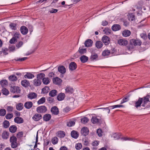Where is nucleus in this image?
Masks as SVG:
<instances>
[{"mask_svg":"<svg viewBox=\"0 0 150 150\" xmlns=\"http://www.w3.org/2000/svg\"><path fill=\"white\" fill-rule=\"evenodd\" d=\"M130 43L129 46L127 47V49L129 50H131L133 48V46H139L142 44V42L139 39H132L130 40Z\"/></svg>","mask_w":150,"mask_h":150,"instance_id":"nucleus-1","label":"nucleus"},{"mask_svg":"<svg viewBox=\"0 0 150 150\" xmlns=\"http://www.w3.org/2000/svg\"><path fill=\"white\" fill-rule=\"evenodd\" d=\"M10 141L12 148L15 149L17 147L18 144L17 142V139L15 136L13 135L10 138Z\"/></svg>","mask_w":150,"mask_h":150,"instance_id":"nucleus-2","label":"nucleus"},{"mask_svg":"<svg viewBox=\"0 0 150 150\" xmlns=\"http://www.w3.org/2000/svg\"><path fill=\"white\" fill-rule=\"evenodd\" d=\"M47 110V108L45 106H41L38 107L36 108L37 112L39 113H45Z\"/></svg>","mask_w":150,"mask_h":150,"instance_id":"nucleus-3","label":"nucleus"},{"mask_svg":"<svg viewBox=\"0 0 150 150\" xmlns=\"http://www.w3.org/2000/svg\"><path fill=\"white\" fill-rule=\"evenodd\" d=\"M150 96L149 95L143 97L142 98V102L143 104L142 106L143 107H145L146 105L147 104L148 102H150L149 100V98Z\"/></svg>","mask_w":150,"mask_h":150,"instance_id":"nucleus-4","label":"nucleus"},{"mask_svg":"<svg viewBox=\"0 0 150 150\" xmlns=\"http://www.w3.org/2000/svg\"><path fill=\"white\" fill-rule=\"evenodd\" d=\"M102 40L105 45H107L110 43V39L107 36L104 35L102 38Z\"/></svg>","mask_w":150,"mask_h":150,"instance_id":"nucleus-5","label":"nucleus"},{"mask_svg":"<svg viewBox=\"0 0 150 150\" xmlns=\"http://www.w3.org/2000/svg\"><path fill=\"white\" fill-rule=\"evenodd\" d=\"M52 81L54 83L58 85H60L62 82V80L57 77L53 78Z\"/></svg>","mask_w":150,"mask_h":150,"instance_id":"nucleus-6","label":"nucleus"},{"mask_svg":"<svg viewBox=\"0 0 150 150\" xmlns=\"http://www.w3.org/2000/svg\"><path fill=\"white\" fill-rule=\"evenodd\" d=\"M10 91L11 92L13 93H20L21 91L20 88L16 86H14L11 87Z\"/></svg>","mask_w":150,"mask_h":150,"instance_id":"nucleus-7","label":"nucleus"},{"mask_svg":"<svg viewBox=\"0 0 150 150\" xmlns=\"http://www.w3.org/2000/svg\"><path fill=\"white\" fill-rule=\"evenodd\" d=\"M124 106L122 105H115L112 106H111L109 107L105 108H101L100 109H103L104 110H108V113H109L110 112V110L109 109V107H112V109H114L115 108H119V107H123Z\"/></svg>","mask_w":150,"mask_h":150,"instance_id":"nucleus-8","label":"nucleus"},{"mask_svg":"<svg viewBox=\"0 0 150 150\" xmlns=\"http://www.w3.org/2000/svg\"><path fill=\"white\" fill-rule=\"evenodd\" d=\"M118 43L120 45L124 46L128 44L127 40L124 39H120L118 40Z\"/></svg>","mask_w":150,"mask_h":150,"instance_id":"nucleus-9","label":"nucleus"},{"mask_svg":"<svg viewBox=\"0 0 150 150\" xmlns=\"http://www.w3.org/2000/svg\"><path fill=\"white\" fill-rule=\"evenodd\" d=\"M89 132L88 129L86 127H83L81 130V133L82 135L83 136H86L87 135Z\"/></svg>","mask_w":150,"mask_h":150,"instance_id":"nucleus-10","label":"nucleus"},{"mask_svg":"<svg viewBox=\"0 0 150 150\" xmlns=\"http://www.w3.org/2000/svg\"><path fill=\"white\" fill-rule=\"evenodd\" d=\"M50 111L52 114L54 115H57L59 113L58 109L56 106L52 107Z\"/></svg>","mask_w":150,"mask_h":150,"instance_id":"nucleus-11","label":"nucleus"},{"mask_svg":"<svg viewBox=\"0 0 150 150\" xmlns=\"http://www.w3.org/2000/svg\"><path fill=\"white\" fill-rule=\"evenodd\" d=\"M42 118V115L39 113L35 114L32 117L33 119L35 121H38Z\"/></svg>","mask_w":150,"mask_h":150,"instance_id":"nucleus-12","label":"nucleus"},{"mask_svg":"<svg viewBox=\"0 0 150 150\" xmlns=\"http://www.w3.org/2000/svg\"><path fill=\"white\" fill-rule=\"evenodd\" d=\"M34 77V75L29 72H26L25 74L24 75V77L25 78L28 79H32Z\"/></svg>","mask_w":150,"mask_h":150,"instance_id":"nucleus-13","label":"nucleus"},{"mask_svg":"<svg viewBox=\"0 0 150 150\" xmlns=\"http://www.w3.org/2000/svg\"><path fill=\"white\" fill-rule=\"evenodd\" d=\"M14 121L15 122L18 124H21L23 122V120L21 117H17L14 118Z\"/></svg>","mask_w":150,"mask_h":150,"instance_id":"nucleus-14","label":"nucleus"},{"mask_svg":"<svg viewBox=\"0 0 150 150\" xmlns=\"http://www.w3.org/2000/svg\"><path fill=\"white\" fill-rule=\"evenodd\" d=\"M42 83L41 80L37 79H35L33 81V85L35 86H40Z\"/></svg>","mask_w":150,"mask_h":150,"instance_id":"nucleus-15","label":"nucleus"},{"mask_svg":"<svg viewBox=\"0 0 150 150\" xmlns=\"http://www.w3.org/2000/svg\"><path fill=\"white\" fill-rule=\"evenodd\" d=\"M20 31L22 34L23 35H26L28 32V30L26 27L22 26L21 27Z\"/></svg>","mask_w":150,"mask_h":150,"instance_id":"nucleus-16","label":"nucleus"},{"mask_svg":"<svg viewBox=\"0 0 150 150\" xmlns=\"http://www.w3.org/2000/svg\"><path fill=\"white\" fill-rule=\"evenodd\" d=\"M28 97L30 99H34L37 96V94L36 93L33 92L30 93L28 95Z\"/></svg>","mask_w":150,"mask_h":150,"instance_id":"nucleus-17","label":"nucleus"},{"mask_svg":"<svg viewBox=\"0 0 150 150\" xmlns=\"http://www.w3.org/2000/svg\"><path fill=\"white\" fill-rule=\"evenodd\" d=\"M93 42L91 39L86 40L85 42V45L86 47H89L92 46Z\"/></svg>","mask_w":150,"mask_h":150,"instance_id":"nucleus-18","label":"nucleus"},{"mask_svg":"<svg viewBox=\"0 0 150 150\" xmlns=\"http://www.w3.org/2000/svg\"><path fill=\"white\" fill-rule=\"evenodd\" d=\"M76 68L77 65L75 62H73L70 63L69 65V68L70 70L72 71L74 70Z\"/></svg>","mask_w":150,"mask_h":150,"instance_id":"nucleus-19","label":"nucleus"},{"mask_svg":"<svg viewBox=\"0 0 150 150\" xmlns=\"http://www.w3.org/2000/svg\"><path fill=\"white\" fill-rule=\"evenodd\" d=\"M33 105V103L32 102L28 101L25 102L24 104L25 107L27 109L30 108Z\"/></svg>","mask_w":150,"mask_h":150,"instance_id":"nucleus-20","label":"nucleus"},{"mask_svg":"<svg viewBox=\"0 0 150 150\" xmlns=\"http://www.w3.org/2000/svg\"><path fill=\"white\" fill-rule=\"evenodd\" d=\"M142 99L141 98H139L138 100L135 102V106L136 108H138V107L141 106V104L142 103Z\"/></svg>","mask_w":150,"mask_h":150,"instance_id":"nucleus-21","label":"nucleus"},{"mask_svg":"<svg viewBox=\"0 0 150 150\" xmlns=\"http://www.w3.org/2000/svg\"><path fill=\"white\" fill-rule=\"evenodd\" d=\"M51 118V115L49 114L45 115L43 117V120L44 121L47 122L50 120Z\"/></svg>","mask_w":150,"mask_h":150,"instance_id":"nucleus-22","label":"nucleus"},{"mask_svg":"<svg viewBox=\"0 0 150 150\" xmlns=\"http://www.w3.org/2000/svg\"><path fill=\"white\" fill-rule=\"evenodd\" d=\"M58 69V71L62 74L65 73L66 71V69L63 66L59 67Z\"/></svg>","mask_w":150,"mask_h":150,"instance_id":"nucleus-23","label":"nucleus"},{"mask_svg":"<svg viewBox=\"0 0 150 150\" xmlns=\"http://www.w3.org/2000/svg\"><path fill=\"white\" fill-rule=\"evenodd\" d=\"M112 29L114 31L119 30L121 28L120 26L118 24H115L112 27Z\"/></svg>","mask_w":150,"mask_h":150,"instance_id":"nucleus-24","label":"nucleus"},{"mask_svg":"<svg viewBox=\"0 0 150 150\" xmlns=\"http://www.w3.org/2000/svg\"><path fill=\"white\" fill-rule=\"evenodd\" d=\"M65 96V95L64 93H61L59 94L57 97V99L59 101H62L64 99Z\"/></svg>","mask_w":150,"mask_h":150,"instance_id":"nucleus-25","label":"nucleus"},{"mask_svg":"<svg viewBox=\"0 0 150 150\" xmlns=\"http://www.w3.org/2000/svg\"><path fill=\"white\" fill-rule=\"evenodd\" d=\"M2 137L3 139H7L9 137L8 132L6 131H4L2 133Z\"/></svg>","mask_w":150,"mask_h":150,"instance_id":"nucleus-26","label":"nucleus"},{"mask_svg":"<svg viewBox=\"0 0 150 150\" xmlns=\"http://www.w3.org/2000/svg\"><path fill=\"white\" fill-rule=\"evenodd\" d=\"M21 84L22 86L26 87L29 86L30 84L28 81L24 80L21 81Z\"/></svg>","mask_w":150,"mask_h":150,"instance_id":"nucleus-27","label":"nucleus"},{"mask_svg":"<svg viewBox=\"0 0 150 150\" xmlns=\"http://www.w3.org/2000/svg\"><path fill=\"white\" fill-rule=\"evenodd\" d=\"M130 31L128 30H125L122 32V35L123 36L127 37L131 35Z\"/></svg>","mask_w":150,"mask_h":150,"instance_id":"nucleus-28","label":"nucleus"},{"mask_svg":"<svg viewBox=\"0 0 150 150\" xmlns=\"http://www.w3.org/2000/svg\"><path fill=\"white\" fill-rule=\"evenodd\" d=\"M91 121L93 124H98L99 122V120L96 117H93L91 119Z\"/></svg>","mask_w":150,"mask_h":150,"instance_id":"nucleus-29","label":"nucleus"},{"mask_svg":"<svg viewBox=\"0 0 150 150\" xmlns=\"http://www.w3.org/2000/svg\"><path fill=\"white\" fill-rule=\"evenodd\" d=\"M71 136L75 139L77 138L79 136L78 133L75 131H71Z\"/></svg>","mask_w":150,"mask_h":150,"instance_id":"nucleus-30","label":"nucleus"},{"mask_svg":"<svg viewBox=\"0 0 150 150\" xmlns=\"http://www.w3.org/2000/svg\"><path fill=\"white\" fill-rule=\"evenodd\" d=\"M43 83L45 85H47L50 81V79L48 77L43 78L42 79Z\"/></svg>","mask_w":150,"mask_h":150,"instance_id":"nucleus-31","label":"nucleus"},{"mask_svg":"<svg viewBox=\"0 0 150 150\" xmlns=\"http://www.w3.org/2000/svg\"><path fill=\"white\" fill-rule=\"evenodd\" d=\"M57 136L60 138L64 137L65 136V132L62 131H59L57 132Z\"/></svg>","mask_w":150,"mask_h":150,"instance_id":"nucleus-32","label":"nucleus"},{"mask_svg":"<svg viewBox=\"0 0 150 150\" xmlns=\"http://www.w3.org/2000/svg\"><path fill=\"white\" fill-rule=\"evenodd\" d=\"M95 45L96 47L98 49L101 48L103 46L102 42L100 41H97L96 42Z\"/></svg>","mask_w":150,"mask_h":150,"instance_id":"nucleus-33","label":"nucleus"},{"mask_svg":"<svg viewBox=\"0 0 150 150\" xmlns=\"http://www.w3.org/2000/svg\"><path fill=\"white\" fill-rule=\"evenodd\" d=\"M17 127L15 125H12L9 128V130L11 133L15 132L17 130Z\"/></svg>","mask_w":150,"mask_h":150,"instance_id":"nucleus-34","label":"nucleus"},{"mask_svg":"<svg viewBox=\"0 0 150 150\" xmlns=\"http://www.w3.org/2000/svg\"><path fill=\"white\" fill-rule=\"evenodd\" d=\"M57 93V91L56 90L54 89L50 91L49 93V95L51 97H54L55 96Z\"/></svg>","mask_w":150,"mask_h":150,"instance_id":"nucleus-35","label":"nucleus"},{"mask_svg":"<svg viewBox=\"0 0 150 150\" xmlns=\"http://www.w3.org/2000/svg\"><path fill=\"white\" fill-rule=\"evenodd\" d=\"M80 59L82 62L85 63L88 61V57L86 56L83 55L80 57Z\"/></svg>","mask_w":150,"mask_h":150,"instance_id":"nucleus-36","label":"nucleus"},{"mask_svg":"<svg viewBox=\"0 0 150 150\" xmlns=\"http://www.w3.org/2000/svg\"><path fill=\"white\" fill-rule=\"evenodd\" d=\"M98 57V56L97 54L94 53L92 54L90 58V59L91 61L96 60Z\"/></svg>","mask_w":150,"mask_h":150,"instance_id":"nucleus-37","label":"nucleus"},{"mask_svg":"<svg viewBox=\"0 0 150 150\" xmlns=\"http://www.w3.org/2000/svg\"><path fill=\"white\" fill-rule=\"evenodd\" d=\"M0 83L3 87H5L7 85L8 82L6 80H3L0 82Z\"/></svg>","mask_w":150,"mask_h":150,"instance_id":"nucleus-38","label":"nucleus"},{"mask_svg":"<svg viewBox=\"0 0 150 150\" xmlns=\"http://www.w3.org/2000/svg\"><path fill=\"white\" fill-rule=\"evenodd\" d=\"M128 19L129 21H132L135 19V16L132 13H129L128 15Z\"/></svg>","mask_w":150,"mask_h":150,"instance_id":"nucleus-39","label":"nucleus"},{"mask_svg":"<svg viewBox=\"0 0 150 150\" xmlns=\"http://www.w3.org/2000/svg\"><path fill=\"white\" fill-rule=\"evenodd\" d=\"M23 106L22 103H19L17 104L16 106V109L18 110H21L23 108Z\"/></svg>","mask_w":150,"mask_h":150,"instance_id":"nucleus-40","label":"nucleus"},{"mask_svg":"<svg viewBox=\"0 0 150 150\" xmlns=\"http://www.w3.org/2000/svg\"><path fill=\"white\" fill-rule=\"evenodd\" d=\"M110 53V51L109 50L107 49L103 51L102 55L103 56H106L109 55Z\"/></svg>","mask_w":150,"mask_h":150,"instance_id":"nucleus-41","label":"nucleus"},{"mask_svg":"<svg viewBox=\"0 0 150 150\" xmlns=\"http://www.w3.org/2000/svg\"><path fill=\"white\" fill-rule=\"evenodd\" d=\"M50 91V89L48 87L45 86L42 89V92L44 93H47Z\"/></svg>","mask_w":150,"mask_h":150,"instance_id":"nucleus-42","label":"nucleus"},{"mask_svg":"<svg viewBox=\"0 0 150 150\" xmlns=\"http://www.w3.org/2000/svg\"><path fill=\"white\" fill-rule=\"evenodd\" d=\"M10 125V123L7 120H5L3 123V127L5 128H6L9 127Z\"/></svg>","mask_w":150,"mask_h":150,"instance_id":"nucleus-43","label":"nucleus"},{"mask_svg":"<svg viewBox=\"0 0 150 150\" xmlns=\"http://www.w3.org/2000/svg\"><path fill=\"white\" fill-rule=\"evenodd\" d=\"M65 90L66 92L67 93H73L74 90L73 88L70 87H67L66 88Z\"/></svg>","mask_w":150,"mask_h":150,"instance_id":"nucleus-44","label":"nucleus"},{"mask_svg":"<svg viewBox=\"0 0 150 150\" xmlns=\"http://www.w3.org/2000/svg\"><path fill=\"white\" fill-rule=\"evenodd\" d=\"M9 80L11 81H15L17 80V78L15 75H12L9 77Z\"/></svg>","mask_w":150,"mask_h":150,"instance_id":"nucleus-45","label":"nucleus"},{"mask_svg":"<svg viewBox=\"0 0 150 150\" xmlns=\"http://www.w3.org/2000/svg\"><path fill=\"white\" fill-rule=\"evenodd\" d=\"M103 31L105 34L109 35L111 34V30L110 29L108 28H105L103 30Z\"/></svg>","mask_w":150,"mask_h":150,"instance_id":"nucleus-46","label":"nucleus"},{"mask_svg":"<svg viewBox=\"0 0 150 150\" xmlns=\"http://www.w3.org/2000/svg\"><path fill=\"white\" fill-rule=\"evenodd\" d=\"M45 98L44 97H42L39 99L37 102V103L38 105L43 104L45 101Z\"/></svg>","mask_w":150,"mask_h":150,"instance_id":"nucleus-47","label":"nucleus"},{"mask_svg":"<svg viewBox=\"0 0 150 150\" xmlns=\"http://www.w3.org/2000/svg\"><path fill=\"white\" fill-rule=\"evenodd\" d=\"M45 74L44 73H41L37 75V78L41 80L42 79H43V78H45Z\"/></svg>","mask_w":150,"mask_h":150,"instance_id":"nucleus-48","label":"nucleus"},{"mask_svg":"<svg viewBox=\"0 0 150 150\" xmlns=\"http://www.w3.org/2000/svg\"><path fill=\"white\" fill-rule=\"evenodd\" d=\"M6 113V110L4 109H1L0 110V116H4Z\"/></svg>","mask_w":150,"mask_h":150,"instance_id":"nucleus-49","label":"nucleus"},{"mask_svg":"<svg viewBox=\"0 0 150 150\" xmlns=\"http://www.w3.org/2000/svg\"><path fill=\"white\" fill-rule=\"evenodd\" d=\"M89 120L86 117H84L82 118L81 120V122L83 124H86L87 123Z\"/></svg>","mask_w":150,"mask_h":150,"instance_id":"nucleus-50","label":"nucleus"},{"mask_svg":"<svg viewBox=\"0 0 150 150\" xmlns=\"http://www.w3.org/2000/svg\"><path fill=\"white\" fill-rule=\"evenodd\" d=\"M75 122L74 121L70 120L69 122H67V125L68 127H71L74 125Z\"/></svg>","mask_w":150,"mask_h":150,"instance_id":"nucleus-51","label":"nucleus"},{"mask_svg":"<svg viewBox=\"0 0 150 150\" xmlns=\"http://www.w3.org/2000/svg\"><path fill=\"white\" fill-rule=\"evenodd\" d=\"M75 148L77 150H80L82 147V145L81 143H79L76 144Z\"/></svg>","mask_w":150,"mask_h":150,"instance_id":"nucleus-52","label":"nucleus"},{"mask_svg":"<svg viewBox=\"0 0 150 150\" xmlns=\"http://www.w3.org/2000/svg\"><path fill=\"white\" fill-rule=\"evenodd\" d=\"M2 93L4 95H7L9 94V92L8 90L6 88H4L2 90Z\"/></svg>","mask_w":150,"mask_h":150,"instance_id":"nucleus-53","label":"nucleus"},{"mask_svg":"<svg viewBox=\"0 0 150 150\" xmlns=\"http://www.w3.org/2000/svg\"><path fill=\"white\" fill-rule=\"evenodd\" d=\"M10 28L13 30H15L16 29V24L11 23L10 24Z\"/></svg>","mask_w":150,"mask_h":150,"instance_id":"nucleus-54","label":"nucleus"},{"mask_svg":"<svg viewBox=\"0 0 150 150\" xmlns=\"http://www.w3.org/2000/svg\"><path fill=\"white\" fill-rule=\"evenodd\" d=\"M58 139L57 137H54L52 139V142L53 144H57L58 142Z\"/></svg>","mask_w":150,"mask_h":150,"instance_id":"nucleus-55","label":"nucleus"},{"mask_svg":"<svg viewBox=\"0 0 150 150\" xmlns=\"http://www.w3.org/2000/svg\"><path fill=\"white\" fill-rule=\"evenodd\" d=\"M13 115L12 113L7 114L6 115L5 117L7 119H10L13 117Z\"/></svg>","mask_w":150,"mask_h":150,"instance_id":"nucleus-56","label":"nucleus"},{"mask_svg":"<svg viewBox=\"0 0 150 150\" xmlns=\"http://www.w3.org/2000/svg\"><path fill=\"white\" fill-rule=\"evenodd\" d=\"M17 41V40L13 37L10 40L9 42L11 44H14Z\"/></svg>","mask_w":150,"mask_h":150,"instance_id":"nucleus-57","label":"nucleus"},{"mask_svg":"<svg viewBox=\"0 0 150 150\" xmlns=\"http://www.w3.org/2000/svg\"><path fill=\"white\" fill-rule=\"evenodd\" d=\"M140 36L143 39L145 40L147 38V35L145 33H142L140 34Z\"/></svg>","mask_w":150,"mask_h":150,"instance_id":"nucleus-58","label":"nucleus"},{"mask_svg":"<svg viewBox=\"0 0 150 150\" xmlns=\"http://www.w3.org/2000/svg\"><path fill=\"white\" fill-rule=\"evenodd\" d=\"M80 54H83L86 52V50L85 49L81 48V47H80L79 49L78 50Z\"/></svg>","mask_w":150,"mask_h":150,"instance_id":"nucleus-59","label":"nucleus"},{"mask_svg":"<svg viewBox=\"0 0 150 150\" xmlns=\"http://www.w3.org/2000/svg\"><path fill=\"white\" fill-rule=\"evenodd\" d=\"M47 100L50 103H51L54 101V99L50 97L47 98Z\"/></svg>","mask_w":150,"mask_h":150,"instance_id":"nucleus-60","label":"nucleus"},{"mask_svg":"<svg viewBox=\"0 0 150 150\" xmlns=\"http://www.w3.org/2000/svg\"><path fill=\"white\" fill-rule=\"evenodd\" d=\"M128 100L129 99L128 97L127 96L125 97L122 100L121 103V104H122L123 103L127 102Z\"/></svg>","mask_w":150,"mask_h":150,"instance_id":"nucleus-61","label":"nucleus"},{"mask_svg":"<svg viewBox=\"0 0 150 150\" xmlns=\"http://www.w3.org/2000/svg\"><path fill=\"white\" fill-rule=\"evenodd\" d=\"M21 34L18 33H16L14 35V37L16 39L17 38H19L21 37Z\"/></svg>","mask_w":150,"mask_h":150,"instance_id":"nucleus-62","label":"nucleus"},{"mask_svg":"<svg viewBox=\"0 0 150 150\" xmlns=\"http://www.w3.org/2000/svg\"><path fill=\"white\" fill-rule=\"evenodd\" d=\"M23 44V42L21 41H20L16 44V47L18 48L21 47Z\"/></svg>","mask_w":150,"mask_h":150,"instance_id":"nucleus-63","label":"nucleus"},{"mask_svg":"<svg viewBox=\"0 0 150 150\" xmlns=\"http://www.w3.org/2000/svg\"><path fill=\"white\" fill-rule=\"evenodd\" d=\"M97 133L99 137H100L102 136V131L101 129H98L97 131Z\"/></svg>","mask_w":150,"mask_h":150,"instance_id":"nucleus-64","label":"nucleus"}]
</instances>
